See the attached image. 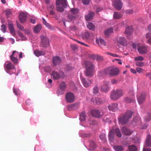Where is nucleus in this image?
<instances>
[{
    "mask_svg": "<svg viewBox=\"0 0 151 151\" xmlns=\"http://www.w3.org/2000/svg\"><path fill=\"white\" fill-rule=\"evenodd\" d=\"M81 79L83 86L86 88L89 86L91 84V81L90 79H86L83 77H81Z\"/></svg>",
    "mask_w": 151,
    "mask_h": 151,
    "instance_id": "obj_8",
    "label": "nucleus"
},
{
    "mask_svg": "<svg viewBox=\"0 0 151 151\" xmlns=\"http://www.w3.org/2000/svg\"><path fill=\"white\" fill-rule=\"evenodd\" d=\"M105 73L110 76H116L119 74V71L118 68L109 67L106 69L104 71Z\"/></svg>",
    "mask_w": 151,
    "mask_h": 151,
    "instance_id": "obj_3",
    "label": "nucleus"
},
{
    "mask_svg": "<svg viewBox=\"0 0 151 151\" xmlns=\"http://www.w3.org/2000/svg\"><path fill=\"white\" fill-rule=\"evenodd\" d=\"M114 149L116 151H121L124 150L123 148L121 146H115L113 147Z\"/></svg>",
    "mask_w": 151,
    "mask_h": 151,
    "instance_id": "obj_35",
    "label": "nucleus"
},
{
    "mask_svg": "<svg viewBox=\"0 0 151 151\" xmlns=\"http://www.w3.org/2000/svg\"><path fill=\"white\" fill-rule=\"evenodd\" d=\"M68 18L71 20H74L76 18V17L75 16L72 15L71 14H69L68 15Z\"/></svg>",
    "mask_w": 151,
    "mask_h": 151,
    "instance_id": "obj_46",
    "label": "nucleus"
},
{
    "mask_svg": "<svg viewBox=\"0 0 151 151\" xmlns=\"http://www.w3.org/2000/svg\"><path fill=\"white\" fill-rule=\"evenodd\" d=\"M103 10V9L101 7H98L96 9V12L97 13Z\"/></svg>",
    "mask_w": 151,
    "mask_h": 151,
    "instance_id": "obj_63",
    "label": "nucleus"
},
{
    "mask_svg": "<svg viewBox=\"0 0 151 151\" xmlns=\"http://www.w3.org/2000/svg\"><path fill=\"white\" fill-rule=\"evenodd\" d=\"M60 89H58L57 91V94L64 93L63 92H64L66 88V85L64 82H62L60 83Z\"/></svg>",
    "mask_w": 151,
    "mask_h": 151,
    "instance_id": "obj_10",
    "label": "nucleus"
},
{
    "mask_svg": "<svg viewBox=\"0 0 151 151\" xmlns=\"http://www.w3.org/2000/svg\"><path fill=\"white\" fill-rule=\"evenodd\" d=\"M122 134L126 135H130L132 132L129 129L126 127H123L122 129Z\"/></svg>",
    "mask_w": 151,
    "mask_h": 151,
    "instance_id": "obj_15",
    "label": "nucleus"
},
{
    "mask_svg": "<svg viewBox=\"0 0 151 151\" xmlns=\"http://www.w3.org/2000/svg\"><path fill=\"white\" fill-rule=\"evenodd\" d=\"M52 78L55 80H57L60 78V76L59 74L55 71H53L51 74Z\"/></svg>",
    "mask_w": 151,
    "mask_h": 151,
    "instance_id": "obj_24",
    "label": "nucleus"
},
{
    "mask_svg": "<svg viewBox=\"0 0 151 151\" xmlns=\"http://www.w3.org/2000/svg\"><path fill=\"white\" fill-rule=\"evenodd\" d=\"M18 54V52L14 51L13 52L12 55L10 56V59L14 64H17L18 62V60L17 57Z\"/></svg>",
    "mask_w": 151,
    "mask_h": 151,
    "instance_id": "obj_11",
    "label": "nucleus"
},
{
    "mask_svg": "<svg viewBox=\"0 0 151 151\" xmlns=\"http://www.w3.org/2000/svg\"><path fill=\"white\" fill-rule=\"evenodd\" d=\"M106 54H107V55H110L111 56H113V57H119V56L118 55L116 54H113V53H109V52H106Z\"/></svg>",
    "mask_w": 151,
    "mask_h": 151,
    "instance_id": "obj_55",
    "label": "nucleus"
},
{
    "mask_svg": "<svg viewBox=\"0 0 151 151\" xmlns=\"http://www.w3.org/2000/svg\"><path fill=\"white\" fill-rule=\"evenodd\" d=\"M13 91L15 94H19L20 93V91L18 89L14 88Z\"/></svg>",
    "mask_w": 151,
    "mask_h": 151,
    "instance_id": "obj_49",
    "label": "nucleus"
},
{
    "mask_svg": "<svg viewBox=\"0 0 151 151\" xmlns=\"http://www.w3.org/2000/svg\"><path fill=\"white\" fill-rule=\"evenodd\" d=\"M113 5L117 10L121 9L122 6V3L121 0H115L113 2Z\"/></svg>",
    "mask_w": 151,
    "mask_h": 151,
    "instance_id": "obj_12",
    "label": "nucleus"
},
{
    "mask_svg": "<svg viewBox=\"0 0 151 151\" xmlns=\"http://www.w3.org/2000/svg\"><path fill=\"white\" fill-rule=\"evenodd\" d=\"M61 60L59 57L55 56L53 58L52 62L53 64L55 65L59 64L61 62Z\"/></svg>",
    "mask_w": 151,
    "mask_h": 151,
    "instance_id": "obj_21",
    "label": "nucleus"
},
{
    "mask_svg": "<svg viewBox=\"0 0 151 151\" xmlns=\"http://www.w3.org/2000/svg\"><path fill=\"white\" fill-rule=\"evenodd\" d=\"M91 0H82V3L85 5L88 4Z\"/></svg>",
    "mask_w": 151,
    "mask_h": 151,
    "instance_id": "obj_53",
    "label": "nucleus"
},
{
    "mask_svg": "<svg viewBox=\"0 0 151 151\" xmlns=\"http://www.w3.org/2000/svg\"><path fill=\"white\" fill-rule=\"evenodd\" d=\"M122 15L120 13L115 12L113 15V17L114 19H118L122 17Z\"/></svg>",
    "mask_w": 151,
    "mask_h": 151,
    "instance_id": "obj_26",
    "label": "nucleus"
},
{
    "mask_svg": "<svg viewBox=\"0 0 151 151\" xmlns=\"http://www.w3.org/2000/svg\"><path fill=\"white\" fill-rule=\"evenodd\" d=\"M91 114L93 116L96 118H100L101 117L100 112L97 110H93L91 111Z\"/></svg>",
    "mask_w": 151,
    "mask_h": 151,
    "instance_id": "obj_17",
    "label": "nucleus"
},
{
    "mask_svg": "<svg viewBox=\"0 0 151 151\" xmlns=\"http://www.w3.org/2000/svg\"><path fill=\"white\" fill-rule=\"evenodd\" d=\"M57 6L56 7V10L59 12H62L64 10V9L63 7L59 5H57Z\"/></svg>",
    "mask_w": 151,
    "mask_h": 151,
    "instance_id": "obj_44",
    "label": "nucleus"
},
{
    "mask_svg": "<svg viewBox=\"0 0 151 151\" xmlns=\"http://www.w3.org/2000/svg\"><path fill=\"white\" fill-rule=\"evenodd\" d=\"M144 119L146 122H149L151 119V113H148L147 116L144 118Z\"/></svg>",
    "mask_w": 151,
    "mask_h": 151,
    "instance_id": "obj_36",
    "label": "nucleus"
},
{
    "mask_svg": "<svg viewBox=\"0 0 151 151\" xmlns=\"http://www.w3.org/2000/svg\"><path fill=\"white\" fill-rule=\"evenodd\" d=\"M77 29L76 27L75 26H72L70 27V32H71L72 31H75Z\"/></svg>",
    "mask_w": 151,
    "mask_h": 151,
    "instance_id": "obj_50",
    "label": "nucleus"
},
{
    "mask_svg": "<svg viewBox=\"0 0 151 151\" xmlns=\"http://www.w3.org/2000/svg\"><path fill=\"white\" fill-rule=\"evenodd\" d=\"M96 102L98 104H101L102 103V101L99 99H97L96 100Z\"/></svg>",
    "mask_w": 151,
    "mask_h": 151,
    "instance_id": "obj_58",
    "label": "nucleus"
},
{
    "mask_svg": "<svg viewBox=\"0 0 151 151\" xmlns=\"http://www.w3.org/2000/svg\"><path fill=\"white\" fill-rule=\"evenodd\" d=\"M9 27L11 33L13 35H14L15 34L14 28L13 25L11 23L9 24Z\"/></svg>",
    "mask_w": 151,
    "mask_h": 151,
    "instance_id": "obj_30",
    "label": "nucleus"
},
{
    "mask_svg": "<svg viewBox=\"0 0 151 151\" xmlns=\"http://www.w3.org/2000/svg\"><path fill=\"white\" fill-rule=\"evenodd\" d=\"M117 104L116 103H113L108 106L109 109L110 111H114L117 107Z\"/></svg>",
    "mask_w": 151,
    "mask_h": 151,
    "instance_id": "obj_22",
    "label": "nucleus"
},
{
    "mask_svg": "<svg viewBox=\"0 0 151 151\" xmlns=\"http://www.w3.org/2000/svg\"><path fill=\"white\" fill-rule=\"evenodd\" d=\"M99 92L98 87L96 86H95L93 88V93L94 94H97L99 93Z\"/></svg>",
    "mask_w": 151,
    "mask_h": 151,
    "instance_id": "obj_48",
    "label": "nucleus"
},
{
    "mask_svg": "<svg viewBox=\"0 0 151 151\" xmlns=\"http://www.w3.org/2000/svg\"><path fill=\"white\" fill-rule=\"evenodd\" d=\"M132 26L127 27L125 31V33L127 35H130L132 31Z\"/></svg>",
    "mask_w": 151,
    "mask_h": 151,
    "instance_id": "obj_29",
    "label": "nucleus"
},
{
    "mask_svg": "<svg viewBox=\"0 0 151 151\" xmlns=\"http://www.w3.org/2000/svg\"><path fill=\"white\" fill-rule=\"evenodd\" d=\"M128 149L131 151H137V147L134 145L129 146Z\"/></svg>",
    "mask_w": 151,
    "mask_h": 151,
    "instance_id": "obj_37",
    "label": "nucleus"
},
{
    "mask_svg": "<svg viewBox=\"0 0 151 151\" xmlns=\"http://www.w3.org/2000/svg\"><path fill=\"white\" fill-rule=\"evenodd\" d=\"M137 50L140 54H145L149 51L148 47L145 45H141L138 46Z\"/></svg>",
    "mask_w": 151,
    "mask_h": 151,
    "instance_id": "obj_6",
    "label": "nucleus"
},
{
    "mask_svg": "<svg viewBox=\"0 0 151 151\" xmlns=\"http://www.w3.org/2000/svg\"><path fill=\"white\" fill-rule=\"evenodd\" d=\"M133 10L132 9L127 10L126 11V12L128 14H131L133 12Z\"/></svg>",
    "mask_w": 151,
    "mask_h": 151,
    "instance_id": "obj_64",
    "label": "nucleus"
},
{
    "mask_svg": "<svg viewBox=\"0 0 151 151\" xmlns=\"http://www.w3.org/2000/svg\"><path fill=\"white\" fill-rule=\"evenodd\" d=\"M71 13L73 14L78 13L79 12V10L78 9L72 8L70 9Z\"/></svg>",
    "mask_w": 151,
    "mask_h": 151,
    "instance_id": "obj_42",
    "label": "nucleus"
},
{
    "mask_svg": "<svg viewBox=\"0 0 151 151\" xmlns=\"http://www.w3.org/2000/svg\"><path fill=\"white\" fill-rule=\"evenodd\" d=\"M42 19L43 21V24L48 29H52L53 28L52 26L49 23H47L43 17L42 18Z\"/></svg>",
    "mask_w": 151,
    "mask_h": 151,
    "instance_id": "obj_32",
    "label": "nucleus"
},
{
    "mask_svg": "<svg viewBox=\"0 0 151 151\" xmlns=\"http://www.w3.org/2000/svg\"><path fill=\"white\" fill-rule=\"evenodd\" d=\"M97 57L96 58V60L98 61H99L103 59V58L100 56H99L97 55Z\"/></svg>",
    "mask_w": 151,
    "mask_h": 151,
    "instance_id": "obj_59",
    "label": "nucleus"
},
{
    "mask_svg": "<svg viewBox=\"0 0 151 151\" xmlns=\"http://www.w3.org/2000/svg\"><path fill=\"white\" fill-rule=\"evenodd\" d=\"M115 132L116 135L119 137H121L122 136V134L120 132L119 129L117 128L115 130Z\"/></svg>",
    "mask_w": 151,
    "mask_h": 151,
    "instance_id": "obj_41",
    "label": "nucleus"
},
{
    "mask_svg": "<svg viewBox=\"0 0 151 151\" xmlns=\"http://www.w3.org/2000/svg\"><path fill=\"white\" fill-rule=\"evenodd\" d=\"M88 28L90 30L93 31L95 29V26L91 22H88L87 24Z\"/></svg>",
    "mask_w": 151,
    "mask_h": 151,
    "instance_id": "obj_28",
    "label": "nucleus"
},
{
    "mask_svg": "<svg viewBox=\"0 0 151 151\" xmlns=\"http://www.w3.org/2000/svg\"><path fill=\"white\" fill-rule=\"evenodd\" d=\"M136 65L138 67H142L144 65V63L142 62L137 61L136 62Z\"/></svg>",
    "mask_w": 151,
    "mask_h": 151,
    "instance_id": "obj_45",
    "label": "nucleus"
},
{
    "mask_svg": "<svg viewBox=\"0 0 151 151\" xmlns=\"http://www.w3.org/2000/svg\"><path fill=\"white\" fill-rule=\"evenodd\" d=\"M122 93V91L121 89H117L115 91L114 94H121Z\"/></svg>",
    "mask_w": 151,
    "mask_h": 151,
    "instance_id": "obj_52",
    "label": "nucleus"
},
{
    "mask_svg": "<svg viewBox=\"0 0 151 151\" xmlns=\"http://www.w3.org/2000/svg\"><path fill=\"white\" fill-rule=\"evenodd\" d=\"M88 122L90 125H94L96 123V121L94 120H89Z\"/></svg>",
    "mask_w": 151,
    "mask_h": 151,
    "instance_id": "obj_56",
    "label": "nucleus"
},
{
    "mask_svg": "<svg viewBox=\"0 0 151 151\" xmlns=\"http://www.w3.org/2000/svg\"><path fill=\"white\" fill-rule=\"evenodd\" d=\"M86 113L84 112H82L80 114V119L82 121H84L86 119Z\"/></svg>",
    "mask_w": 151,
    "mask_h": 151,
    "instance_id": "obj_38",
    "label": "nucleus"
},
{
    "mask_svg": "<svg viewBox=\"0 0 151 151\" xmlns=\"http://www.w3.org/2000/svg\"><path fill=\"white\" fill-rule=\"evenodd\" d=\"M137 98L139 104H141L143 102L145 99V95H137Z\"/></svg>",
    "mask_w": 151,
    "mask_h": 151,
    "instance_id": "obj_20",
    "label": "nucleus"
},
{
    "mask_svg": "<svg viewBox=\"0 0 151 151\" xmlns=\"http://www.w3.org/2000/svg\"><path fill=\"white\" fill-rule=\"evenodd\" d=\"M121 95H111V99L114 101H116L121 97Z\"/></svg>",
    "mask_w": 151,
    "mask_h": 151,
    "instance_id": "obj_33",
    "label": "nucleus"
},
{
    "mask_svg": "<svg viewBox=\"0 0 151 151\" xmlns=\"http://www.w3.org/2000/svg\"><path fill=\"white\" fill-rule=\"evenodd\" d=\"M4 68L7 73L9 74H11L12 73H9L8 71L10 70L15 69V67L11 62L7 61L4 64Z\"/></svg>",
    "mask_w": 151,
    "mask_h": 151,
    "instance_id": "obj_5",
    "label": "nucleus"
},
{
    "mask_svg": "<svg viewBox=\"0 0 151 151\" xmlns=\"http://www.w3.org/2000/svg\"><path fill=\"white\" fill-rule=\"evenodd\" d=\"M146 144L148 147L151 146V136L150 134H148L146 139Z\"/></svg>",
    "mask_w": 151,
    "mask_h": 151,
    "instance_id": "obj_23",
    "label": "nucleus"
},
{
    "mask_svg": "<svg viewBox=\"0 0 151 151\" xmlns=\"http://www.w3.org/2000/svg\"><path fill=\"white\" fill-rule=\"evenodd\" d=\"M115 43H119L123 45H125L127 43V40L126 39L123 37H116L114 40Z\"/></svg>",
    "mask_w": 151,
    "mask_h": 151,
    "instance_id": "obj_7",
    "label": "nucleus"
},
{
    "mask_svg": "<svg viewBox=\"0 0 151 151\" xmlns=\"http://www.w3.org/2000/svg\"><path fill=\"white\" fill-rule=\"evenodd\" d=\"M86 68L85 76L89 78L92 77L95 73L94 66L91 62L87 61L85 62Z\"/></svg>",
    "mask_w": 151,
    "mask_h": 151,
    "instance_id": "obj_1",
    "label": "nucleus"
},
{
    "mask_svg": "<svg viewBox=\"0 0 151 151\" xmlns=\"http://www.w3.org/2000/svg\"><path fill=\"white\" fill-rule=\"evenodd\" d=\"M96 44H98L100 46L101 45H103L104 44V40L101 38H99V39L98 38L96 39Z\"/></svg>",
    "mask_w": 151,
    "mask_h": 151,
    "instance_id": "obj_31",
    "label": "nucleus"
},
{
    "mask_svg": "<svg viewBox=\"0 0 151 151\" xmlns=\"http://www.w3.org/2000/svg\"><path fill=\"white\" fill-rule=\"evenodd\" d=\"M151 37V33H146L145 35V37L147 38H150Z\"/></svg>",
    "mask_w": 151,
    "mask_h": 151,
    "instance_id": "obj_62",
    "label": "nucleus"
},
{
    "mask_svg": "<svg viewBox=\"0 0 151 151\" xmlns=\"http://www.w3.org/2000/svg\"><path fill=\"white\" fill-rule=\"evenodd\" d=\"M34 53L35 55L37 57H39L42 55H43L45 54L44 52L42 51H40L38 50L35 51H34Z\"/></svg>",
    "mask_w": 151,
    "mask_h": 151,
    "instance_id": "obj_27",
    "label": "nucleus"
},
{
    "mask_svg": "<svg viewBox=\"0 0 151 151\" xmlns=\"http://www.w3.org/2000/svg\"><path fill=\"white\" fill-rule=\"evenodd\" d=\"M132 99L128 98H126L124 99V101L127 103L131 102L132 101Z\"/></svg>",
    "mask_w": 151,
    "mask_h": 151,
    "instance_id": "obj_54",
    "label": "nucleus"
},
{
    "mask_svg": "<svg viewBox=\"0 0 151 151\" xmlns=\"http://www.w3.org/2000/svg\"><path fill=\"white\" fill-rule=\"evenodd\" d=\"M79 107V104L78 103H75L68 106V110H75L78 109Z\"/></svg>",
    "mask_w": 151,
    "mask_h": 151,
    "instance_id": "obj_13",
    "label": "nucleus"
},
{
    "mask_svg": "<svg viewBox=\"0 0 151 151\" xmlns=\"http://www.w3.org/2000/svg\"><path fill=\"white\" fill-rule=\"evenodd\" d=\"M93 33L91 32L85 31L81 34V37L83 40H88L91 39L93 36Z\"/></svg>",
    "mask_w": 151,
    "mask_h": 151,
    "instance_id": "obj_4",
    "label": "nucleus"
},
{
    "mask_svg": "<svg viewBox=\"0 0 151 151\" xmlns=\"http://www.w3.org/2000/svg\"><path fill=\"white\" fill-rule=\"evenodd\" d=\"M41 28L42 26L41 24H38L34 28V32L35 33H37L40 31Z\"/></svg>",
    "mask_w": 151,
    "mask_h": 151,
    "instance_id": "obj_34",
    "label": "nucleus"
},
{
    "mask_svg": "<svg viewBox=\"0 0 151 151\" xmlns=\"http://www.w3.org/2000/svg\"><path fill=\"white\" fill-rule=\"evenodd\" d=\"M132 114V112L130 110L127 111L124 114H121L118 118L119 123L122 124H125L129 122Z\"/></svg>",
    "mask_w": 151,
    "mask_h": 151,
    "instance_id": "obj_2",
    "label": "nucleus"
},
{
    "mask_svg": "<svg viewBox=\"0 0 151 151\" xmlns=\"http://www.w3.org/2000/svg\"><path fill=\"white\" fill-rule=\"evenodd\" d=\"M16 23L18 28L20 30L22 31H24V27L21 25L17 21H16Z\"/></svg>",
    "mask_w": 151,
    "mask_h": 151,
    "instance_id": "obj_43",
    "label": "nucleus"
},
{
    "mask_svg": "<svg viewBox=\"0 0 151 151\" xmlns=\"http://www.w3.org/2000/svg\"><path fill=\"white\" fill-rule=\"evenodd\" d=\"M27 17V15L25 13L23 12L20 13L19 15V18L21 23H24L26 21Z\"/></svg>",
    "mask_w": 151,
    "mask_h": 151,
    "instance_id": "obj_14",
    "label": "nucleus"
},
{
    "mask_svg": "<svg viewBox=\"0 0 151 151\" xmlns=\"http://www.w3.org/2000/svg\"><path fill=\"white\" fill-rule=\"evenodd\" d=\"M94 13L92 11H90L89 13L85 15V17L86 21H89L94 16Z\"/></svg>",
    "mask_w": 151,
    "mask_h": 151,
    "instance_id": "obj_18",
    "label": "nucleus"
},
{
    "mask_svg": "<svg viewBox=\"0 0 151 151\" xmlns=\"http://www.w3.org/2000/svg\"><path fill=\"white\" fill-rule=\"evenodd\" d=\"M97 55L92 54L91 55L90 57L91 58H92L93 59L96 60V58H97Z\"/></svg>",
    "mask_w": 151,
    "mask_h": 151,
    "instance_id": "obj_57",
    "label": "nucleus"
},
{
    "mask_svg": "<svg viewBox=\"0 0 151 151\" xmlns=\"http://www.w3.org/2000/svg\"><path fill=\"white\" fill-rule=\"evenodd\" d=\"M113 32V29L112 28H109L106 29L104 32V35L106 37H109Z\"/></svg>",
    "mask_w": 151,
    "mask_h": 151,
    "instance_id": "obj_25",
    "label": "nucleus"
},
{
    "mask_svg": "<svg viewBox=\"0 0 151 151\" xmlns=\"http://www.w3.org/2000/svg\"><path fill=\"white\" fill-rule=\"evenodd\" d=\"M144 59V58L141 56H138L134 58V60L137 62L138 61H142Z\"/></svg>",
    "mask_w": 151,
    "mask_h": 151,
    "instance_id": "obj_40",
    "label": "nucleus"
},
{
    "mask_svg": "<svg viewBox=\"0 0 151 151\" xmlns=\"http://www.w3.org/2000/svg\"><path fill=\"white\" fill-rule=\"evenodd\" d=\"M11 13V12L9 10H7L6 11V14L7 17Z\"/></svg>",
    "mask_w": 151,
    "mask_h": 151,
    "instance_id": "obj_61",
    "label": "nucleus"
},
{
    "mask_svg": "<svg viewBox=\"0 0 151 151\" xmlns=\"http://www.w3.org/2000/svg\"><path fill=\"white\" fill-rule=\"evenodd\" d=\"M62 5L64 8L66 7L67 6L66 0H57L56 1V5Z\"/></svg>",
    "mask_w": 151,
    "mask_h": 151,
    "instance_id": "obj_16",
    "label": "nucleus"
},
{
    "mask_svg": "<svg viewBox=\"0 0 151 151\" xmlns=\"http://www.w3.org/2000/svg\"><path fill=\"white\" fill-rule=\"evenodd\" d=\"M59 75L60 76V78H63L65 76H64V73L63 72H62L61 71H60V72H59Z\"/></svg>",
    "mask_w": 151,
    "mask_h": 151,
    "instance_id": "obj_60",
    "label": "nucleus"
},
{
    "mask_svg": "<svg viewBox=\"0 0 151 151\" xmlns=\"http://www.w3.org/2000/svg\"><path fill=\"white\" fill-rule=\"evenodd\" d=\"M41 46L45 47L48 46L49 45V39L44 36L41 37Z\"/></svg>",
    "mask_w": 151,
    "mask_h": 151,
    "instance_id": "obj_9",
    "label": "nucleus"
},
{
    "mask_svg": "<svg viewBox=\"0 0 151 151\" xmlns=\"http://www.w3.org/2000/svg\"><path fill=\"white\" fill-rule=\"evenodd\" d=\"M65 99L68 102L72 103L74 101L75 96L74 95H66Z\"/></svg>",
    "mask_w": 151,
    "mask_h": 151,
    "instance_id": "obj_19",
    "label": "nucleus"
},
{
    "mask_svg": "<svg viewBox=\"0 0 151 151\" xmlns=\"http://www.w3.org/2000/svg\"><path fill=\"white\" fill-rule=\"evenodd\" d=\"M1 29L3 32L5 33L6 29V28L5 25L4 24H2L1 26Z\"/></svg>",
    "mask_w": 151,
    "mask_h": 151,
    "instance_id": "obj_51",
    "label": "nucleus"
},
{
    "mask_svg": "<svg viewBox=\"0 0 151 151\" xmlns=\"http://www.w3.org/2000/svg\"><path fill=\"white\" fill-rule=\"evenodd\" d=\"M114 131L111 130L109 134V138L110 140L112 141L114 139Z\"/></svg>",
    "mask_w": 151,
    "mask_h": 151,
    "instance_id": "obj_39",
    "label": "nucleus"
},
{
    "mask_svg": "<svg viewBox=\"0 0 151 151\" xmlns=\"http://www.w3.org/2000/svg\"><path fill=\"white\" fill-rule=\"evenodd\" d=\"M137 72L139 73H142L143 72L144 70L142 68L137 67L136 69Z\"/></svg>",
    "mask_w": 151,
    "mask_h": 151,
    "instance_id": "obj_47",
    "label": "nucleus"
}]
</instances>
